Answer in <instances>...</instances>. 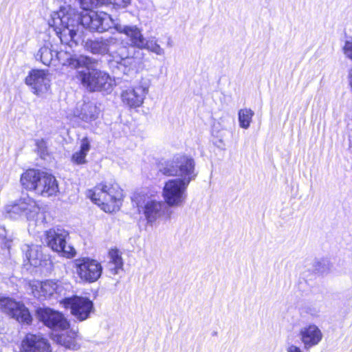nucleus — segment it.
<instances>
[{
  "mask_svg": "<svg viewBox=\"0 0 352 352\" xmlns=\"http://www.w3.org/2000/svg\"><path fill=\"white\" fill-rule=\"evenodd\" d=\"M287 352H304L299 346L291 344L286 349Z\"/></svg>",
  "mask_w": 352,
  "mask_h": 352,
  "instance_id": "nucleus-38",
  "label": "nucleus"
},
{
  "mask_svg": "<svg viewBox=\"0 0 352 352\" xmlns=\"http://www.w3.org/2000/svg\"><path fill=\"white\" fill-rule=\"evenodd\" d=\"M62 43L73 46L77 45L80 36L78 32L80 25L85 26L91 32L100 33L107 31L117 24L111 16L104 12H91L81 18L80 14L71 7L62 8L59 11L53 12L48 21Z\"/></svg>",
  "mask_w": 352,
  "mask_h": 352,
  "instance_id": "nucleus-1",
  "label": "nucleus"
},
{
  "mask_svg": "<svg viewBox=\"0 0 352 352\" xmlns=\"http://www.w3.org/2000/svg\"><path fill=\"white\" fill-rule=\"evenodd\" d=\"M111 3L118 8H126L130 3L131 0H110Z\"/></svg>",
  "mask_w": 352,
  "mask_h": 352,
  "instance_id": "nucleus-36",
  "label": "nucleus"
},
{
  "mask_svg": "<svg viewBox=\"0 0 352 352\" xmlns=\"http://www.w3.org/2000/svg\"><path fill=\"white\" fill-rule=\"evenodd\" d=\"M109 261L115 263L117 266H123V261L121 254L118 250H111L109 251Z\"/></svg>",
  "mask_w": 352,
  "mask_h": 352,
  "instance_id": "nucleus-29",
  "label": "nucleus"
},
{
  "mask_svg": "<svg viewBox=\"0 0 352 352\" xmlns=\"http://www.w3.org/2000/svg\"><path fill=\"white\" fill-rule=\"evenodd\" d=\"M81 57H87L86 56H72L70 54L65 51H56L55 52V61H58L63 65H69L72 68L76 69V70L80 67L79 65H75L74 62L79 60Z\"/></svg>",
  "mask_w": 352,
  "mask_h": 352,
  "instance_id": "nucleus-26",
  "label": "nucleus"
},
{
  "mask_svg": "<svg viewBox=\"0 0 352 352\" xmlns=\"http://www.w3.org/2000/svg\"><path fill=\"white\" fill-rule=\"evenodd\" d=\"M45 172L39 170L29 169L21 177V185L27 190H34L37 194L38 183L41 181Z\"/></svg>",
  "mask_w": 352,
  "mask_h": 352,
  "instance_id": "nucleus-21",
  "label": "nucleus"
},
{
  "mask_svg": "<svg viewBox=\"0 0 352 352\" xmlns=\"http://www.w3.org/2000/svg\"><path fill=\"white\" fill-rule=\"evenodd\" d=\"M343 52L344 55L352 60V38L346 40L343 46Z\"/></svg>",
  "mask_w": 352,
  "mask_h": 352,
  "instance_id": "nucleus-33",
  "label": "nucleus"
},
{
  "mask_svg": "<svg viewBox=\"0 0 352 352\" xmlns=\"http://www.w3.org/2000/svg\"><path fill=\"white\" fill-rule=\"evenodd\" d=\"M303 310L305 313L310 314L311 316H318L320 313V309L313 305L307 304L303 307Z\"/></svg>",
  "mask_w": 352,
  "mask_h": 352,
  "instance_id": "nucleus-32",
  "label": "nucleus"
},
{
  "mask_svg": "<svg viewBox=\"0 0 352 352\" xmlns=\"http://www.w3.org/2000/svg\"><path fill=\"white\" fill-rule=\"evenodd\" d=\"M74 64L80 65L76 70V78L87 91L107 93L112 91L113 80L109 74L97 68L98 60L89 56L81 57Z\"/></svg>",
  "mask_w": 352,
  "mask_h": 352,
  "instance_id": "nucleus-3",
  "label": "nucleus"
},
{
  "mask_svg": "<svg viewBox=\"0 0 352 352\" xmlns=\"http://www.w3.org/2000/svg\"><path fill=\"white\" fill-rule=\"evenodd\" d=\"M195 166L194 160L186 155L175 156L172 160L160 166L159 170L163 175L178 177L166 182L163 189L165 204L168 208L181 206L185 202L186 189L190 182L197 177Z\"/></svg>",
  "mask_w": 352,
  "mask_h": 352,
  "instance_id": "nucleus-2",
  "label": "nucleus"
},
{
  "mask_svg": "<svg viewBox=\"0 0 352 352\" xmlns=\"http://www.w3.org/2000/svg\"><path fill=\"white\" fill-rule=\"evenodd\" d=\"M74 265L76 273L83 281L94 283L101 276L102 267L99 262L94 259L89 258L76 259Z\"/></svg>",
  "mask_w": 352,
  "mask_h": 352,
  "instance_id": "nucleus-9",
  "label": "nucleus"
},
{
  "mask_svg": "<svg viewBox=\"0 0 352 352\" xmlns=\"http://www.w3.org/2000/svg\"><path fill=\"white\" fill-rule=\"evenodd\" d=\"M91 148L90 142L87 138L81 140L80 151L75 152L72 157V161L76 164L87 163L86 156Z\"/></svg>",
  "mask_w": 352,
  "mask_h": 352,
  "instance_id": "nucleus-25",
  "label": "nucleus"
},
{
  "mask_svg": "<svg viewBox=\"0 0 352 352\" xmlns=\"http://www.w3.org/2000/svg\"><path fill=\"white\" fill-rule=\"evenodd\" d=\"M120 63L124 65H131L134 62V58L133 57H130L128 56L123 57L122 56H120Z\"/></svg>",
  "mask_w": 352,
  "mask_h": 352,
  "instance_id": "nucleus-37",
  "label": "nucleus"
},
{
  "mask_svg": "<svg viewBox=\"0 0 352 352\" xmlns=\"http://www.w3.org/2000/svg\"><path fill=\"white\" fill-rule=\"evenodd\" d=\"M58 289L56 283L52 280L37 282L32 285V292L35 298L44 300L52 296Z\"/></svg>",
  "mask_w": 352,
  "mask_h": 352,
  "instance_id": "nucleus-20",
  "label": "nucleus"
},
{
  "mask_svg": "<svg viewBox=\"0 0 352 352\" xmlns=\"http://www.w3.org/2000/svg\"><path fill=\"white\" fill-rule=\"evenodd\" d=\"M132 201L136 204L139 212L144 214L148 223H153L162 217H170V208L165 202L158 200L154 195L140 192L133 195Z\"/></svg>",
  "mask_w": 352,
  "mask_h": 352,
  "instance_id": "nucleus-4",
  "label": "nucleus"
},
{
  "mask_svg": "<svg viewBox=\"0 0 352 352\" xmlns=\"http://www.w3.org/2000/svg\"><path fill=\"white\" fill-rule=\"evenodd\" d=\"M47 74L42 69H32L25 78V83L31 88L33 94L41 96L50 87Z\"/></svg>",
  "mask_w": 352,
  "mask_h": 352,
  "instance_id": "nucleus-13",
  "label": "nucleus"
},
{
  "mask_svg": "<svg viewBox=\"0 0 352 352\" xmlns=\"http://www.w3.org/2000/svg\"><path fill=\"white\" fill-rule=\"evenodd\" d=\"M36 146L41 158H45L48 155L46 142L41 139L36 141Z\"/></svg>",
  "mask_w": 352,
  "mask_h": 352,
  "instance_id": "nucleus-30",
  "label": "nucleus"
},
{
  "mask_svg": "<svg viewBox=\"0 0 352 352\" xmlns=\"http://www.w3.org/2000/svg\"><path fill=\"white\" fill-rule=\"evenodd\" d=\"M100 112V110L96 103L88 102L77 107L74 111V115L82 121L89 123L98 118Z\"/></svg>",
  "mask_w": 352,
  "mask_h": 352,
  "instance_id": "nucleus-18",
  "label": "nucleus"
},
{
  "mask_svg": "<svg viewBox=\"0 0 352 352\" xmlns=\"http://www.w3.org/2000/svg\"><path fill=\"white\" fill-rule=\"evenodd\" d=\"M82 9L89 10L97 6L100 0H78Z\"/></svg>",
  "mask_w": 352,
  "mask_h": 352,
  "instance_id": "nucleus-31",
  "label": "nucleus"
},
{
  "mask_svg": "<svg viewBox=\"0 0 352 352\" xmlns=\"http://www.w3.org/2000/svg\"><path fill=\"white\" fill-rule=\"evenodd\" d=\"M347 80H348L349 86L352 91V67L351 69H349L348 71Z\"/></svg>",
  "mask_w": 352,
  "mask_h": 352,
  "instance_id": "nucleus-39",
  "label": "nucleus"
},
{
  "mask_svg": "<svg viewBox=\"0 0 352 352\" xmlns=\"http://www.w3.org/2000/svg\"><path fill=\"white\" fill-rule=\"evenodd\" d=\"M107 268L112 275L118 274L123 270V266H117L115 263L109 261Z\"/></svg>",
  "mask_w": 352,
  "mask_h": 352,
  "instance_id": "nucleus-35",
  "label": "nucleus"
},
{
  "mask_svg": "<svg viewBox=\"0 0 352 352\" xmlns=\"http://www.w3.org/2000/svg\"><path fill=\"white\" fill-rule=\"evenodd\" d=\"M254 115V111L250 109H240L238 113L239 126L243 129H248Z\"/></svg>",
  "mask_w": 352,
  "mask_h": 352,
  "instance_id": "nucleus-28",
  "label": "nucleus"
},
{
  "mask_svg": "<svg viewBox=\"0 0 352 352\" xmlns=\"http://www.w3.org/2000/svg\"><path fill=\"white\" fill-rule=\"evenodd\" d=\"M140 50H147L158 56H164L165 54L164 50L159 45L158 41L155 37H151L148 39L144 38L143 41V47H140Z\"/></svg>",
  "mask_w": 352,
  "mask_h": 352,
  "instance_id": "nucleus-27",
  "label": "nucleus"
},
{
  "mask_svg": "<svg viewBox=\"0 0 352 352\" xmlns=\"http://www.w3.org/2000/svg\"><path fill=\"white\" fill-rule=\"evenodd\" d=\"M166 45L167 47H172L173 45V41L172 40V38L170 37H168V41H167V43H166Z\"/></svg>",
  "mask_w": 352,
  "mask_h": 352,
  "instance_id": "nucleus-40",
  "label": "nucleus"
},
{
  "mask_svg": "<svg viewBox=\"0 0 352 352\" xmlns=\"http://www.w3.org/2000/svg\"><path fill=\"white\" fill-rule=\"evenodd\" d=\"M5 246L9 249L10 247V241H6L5 243Z\"/></svg>",
  "mask_w": 352,
  "mask_h": 352,
  "instance_id": "nucleus-41",
  "label": "nucleus"
},
{
  "mask_svg": "<svg viewBox=\"0 0 352 352\" xmlns=\"http://www.w3.org/2000/svg\"><path fill=\"white\" fill-rule=\"evenodd\" d=\"M36 316L46 327L54 330H65L69 327V321L63 314L50 307H38Z\"/></svg>",
  "mask_w": 352,
  "mask_h": 352,
  "instance_id": "nucleus-11",
  "label": "nucleus"
},
{
  "mask_svg": "<svg viewBox=\"0 0 352 352\" xmlns=\"http://www.w3.org/2000/svg\"><path fill=\"white\" fill-rule=\"evenodd\" d=\"M22 352H50V345L41 334L28 333L21 341Z\"/></svg>",
  "mask_w": 352,
  "mask_h": 352,
  "instance_id": "nucleus-16",
  "label": "nucleus"
},
{
  "mask_svg": "<svg viewBox=\"0 0 352 352\" xmlns=\"http://www.w3.org/2000/svg\"><path fill=\"white\" fill-rule=\"evenodd\" d=\"M88 196L98 206H102L105 212L113 210L116 203L122 198V189L116 183H102L94 190H89Z\"/></svg>",
  "mask_w": 352,
  "mask_h": 352,
  "instance_id": "nucleus-5",
  "label": "nucleus"
},
{
  "mask_svg": "<svg viewBox=\"0 0 352 352\" xmlns=\"http://www.w3.org/2000/svg\"><path fill=\"white\" fill-rule=\"evenodd\" d=\"M298 338L303 345V349L309 351L320 344L322 340L323 333L317 325L309 324L300 328Z\"/></svg>",
  "mask_w": 352,
  "mask_h": 352,
  "instance_id": "nucleus-14",
  "label": "nucleus"
},
{
  "mask_svg": "<svg viewBox=\"0 0 352 352\" xmlns=\"http://www.w3.org/2000/svg\"><path fill=\"white\" fill-rule=\"evenodd\" d=\"M151 81L148 78H142L134 87L124 91L122 99L129 107H140L148 92Z\"/></svg>",
  "mask_w": 352,
  "mask_h": 352,
  "instance_id": "nucleus-12",
  "label": "nucleus"
},
{
  "mask_svg": "<svg viewBox=\"0 0 352 352\" xmlns=\"http://www.w3.org/2000/svg\"><path fill=\"white\" fill-rule=\"evenodd\" d=\"M69 239L68 231L61 227L53 228L45 232L47 245L66 258H72L76 254L74 247L67 244Z\"/></svg>",
  "mask_w": 352,
  "mask_h": 352,
  "instance_id": "nucleus-7",
  "label": "nucleus"
},
{
  "mask_svg": "<svg viewBox=\"0 0 352 352\" xmlns=\"http://www.w3.org/2000/svg\"><path fill=\"white\" fill-rule=\"evenodd\" d=\"M78 331L70 329L56 336V342L66 349L77 350L80 347L78 342Z\"/></svg>",
  "mask_w": 352,
  "mask_h": 352,
  "instance_id": "nucleus-22",
  "label": "nucleus"
},
{
  "mask_svg": "<svg viewBox=\"0 0 352 352\" xmlns=\"http://www.w3.org/2000/svg\"><path fill=\"white\" fill-rule=\"evenodd\" d=\"M119 43L120 40L115 36L101 37L94 40H87L84 46L87 51L94 54L104 55L110 54L111 48L117 47Z\"/></svg>",
  "mask_w": 352,
  "mask_h": 352,
  "instance_id": "nucleus-15",
  "label": "nucleus"
},
{
  "mask_svg": "<svg viewBox=\"0 0 352 352\" xmlns=\"http://www.w3.org/2000/svg\"><path fill=\"white\" fill-rule=\"evenodd\" d=\"M329 269L330 264L327 260H322L319 261L316 265V270L321 273L327 272Z\"/></svg>",
  "mask_w": 352,
  "mask_h": 352,
  "instance_id": "nucleus-34",
  "label": "nucleus"
},
{
  "mask_svg": "<svg viewBox=\"0 0 352 352\" xmlns=\"http://www.w3.org/2000/svg\"><path fill=\"white\" fill-rule=\"evenodd\" d=\"M40 208L36 201L30 197H25L11 201L4 207L5 217L17 219L25 216L28 221H36L40 215Z\"/></svg>",
  "mask_w": 352,
  "mask_h": 352,
  "instance_id": "nucleus-6",
  "label": "nucleus"
},
{
  "mask_svg": "<svg viewBox=\"0 0 352 352\" xmlns=\"http://www.w3.org/2000/svg\"><path fill=\"white\" fill-rule=\"evenodd\" d=\"M115 29L117 32L124 34L128 38V44L134 47L140 49L143 47L144 37L142 30L135 25L115 24Z\"/></svg>",
  "mask_w": 352,
  "mask_h": 352,
  "instance_id": "nucleus-17",
  "label": "nucleus"
},
{
  "mask_svg": "<svg viewBox=\"0 0 352 352\" xmlns=\"http://www.w3.org/2000/svg\"><path fill=\"white\" fill-rule=\"evenodd\" d=\"M22 250L25 252V258L31 265L36 267L40 265L42 254L38 246L24 245Z\"/></svg>",
  "mask_w": 352,
  "mask_h": 352,
  "instance_id": "nucleus-24",
  "label": "nucleus"
},
{
  "mask_svg": "<svg viewBox=\"0 0 352 352\" xmlns=\"http://www.w3.org/2000/svg\"><path fill=\"white\" fill-rule=\"evenodd\" d=\"M0 310L16 319L19 322L29 324L32 321V316L24 304L16 302L12 298H0Z\"/></svg>",
  "mask_w": 352,
  "mask_h": 352,
  "instance_id": "nucleus-10",
  "label": "nucleus"
},
{
  "mask_svg": "<svg viewBox=\"0 0 352 352\" xmlns=\"http://www.w3.org/2000/svg\"><path fill=\"white\" fill-rule=\"evenodd\" d=\"M55 52L53 45L50 43H46L36 53V58L43 64L50 65L52 62H55Z\"/></svg>",
  "mask_w": 352,
  "mask_h": 352,
  "instance_id": "nucleus-23",
  "label": "nucleus"
},
{
  "mask_svg": "<svg viewBox=\"0 0 352 352\" xmlns=\"http://www.w3.org/2000/svg\"><path fill=\"white\" fill-rule=\"evenodd\" d=\"M60 304L66 309H69L71 314L79 321H83L89 318L94 311V303L87 298L73 296L65 298Z\"/></svg>",
  "mask_w": 352,
  "mask_h": 352,
  "instance_id": "nucleus-8",
  "label": "nucleus"
},
{
  "mask_svg": "<svg viewBox=\"0 0 352 352\" xmlns=\"http://www.w3.org/2000/svg\"><path fill=\"white\" fill-rule=\"evenodd\" d=\"M58 192V186L55 177L51 174L44 173L41 181L38 183L37 194L43 197H49L56 195Z\"/></svg>",
  "mask_w": 352,
  "mask_h": 352,
  "instance_id": "nucleus-19",
  "label": "nucleus"
}]
</instances>
